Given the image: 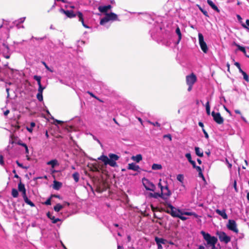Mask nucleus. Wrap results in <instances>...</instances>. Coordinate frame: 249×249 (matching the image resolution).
Masks as SVG:
<instances>
[{
    "instance_id": "24",
    "label": "nucleus",
    "mask_w": 249,
    "mask_h": 249,
    "mask_svg": "<svg viewBox=\"0 0 249 249\" xmlns=\"http://www.w3.org/2000/svg\"><path fill=\"white\" fill-rule=\"evenodd\" d=\"M47 164V165H51L53 168H54L58 164V161L56 160H53L48 161Z\"/></svg>"
},
{
    "instance_id": "42",
    "label": "nucleus",
    "mask_w": 249,
    "mask_h": 249,
    "mask_svg": "<svg viewBox=\"0 0 249 249\" xmlns=\"http://www.w3.org/2000/svg\"><path fill=\"white\" fill-rule=\"evenodd\" d=\"M242 75L243 76L244 79L246 81L248 82L249 81V76H248V74L245 72H244L242 73Z\"/></svg>"
},
{
    "instance_id": "53",
    "label": "nucleus",
    "mask_w": 249,
    "mask_h": 249,
    "mask_svg": "<svg viewBox=\"0 0 249 249\" xmlns=\"http://www.w3.org/2000/svg\"><path fill=\"white\" fill-rule=\"evenodd\" d=\"M164 138H167L171 141L172 140V137L170 134H167L163 136Z\"/></svg>"
},
{
    "instance_id": "43",
    "label": "nucleus",
    "mask_w": 249,
    "mask_h": 249,
    "mask_svg": "<svg viewBox=\"0 0 249 249\" xmlns=\"http://www.w3.org/2000/svg\"><path fill=\"white\" fill-rule=\"evenodd\" d=\"M200 10L202 12V13L206 17H209V15H208V12L203 10L201 7H199Z\"/></svg>"
},
{
    "instance_id": "35",
    "label": "nucleus",
    "mask_w": 249,
    "mask_h": 249,
    "mask_svg": "<svg viewBox=\"0 0 249 249\" xmlns=\"http://www.w3.org/2000/svg\"><path fill=\"white\" fill-rule=\"evenodd\" d=\"M35 125H36V124L34 122H31L30 124V126L27 127V130L30 132H32L33 131V128L34 127H35Z\"/></svg>"
},
{
    "instance_id": "62",
    "label": "nucleus",
    "mask_w": 249,
    "mask_h": 249,
    "mask_svg": "<svg viewBox=\"0 0 249 249\" xmlns=\"http://www.w3.org/2000/svg\"><path fill=\"white\" fill-rule=\"evenodd\" d=\"M198 125H199V126H200V127H202V129L204 128V124H203V123L199 122L198 123Z\"/></svg>"
},
{
    "instance_id": "25",
    "label": "nucleus",
    "mask_w": 249,
    "mask_h": 249,
    "mask_svg": "<svg viewBox=\"0 0 249 249\" xmlns=\"http://www.w3.org/2000/svg\"><path fill=\"white\" fill-rule=\"evenodd\" d=\"M155 240L157 244H165L166 241V240L163 239V238H158L157 237H155Z\"/></svg>"
},
{
    "instance_id": "28",
    "label": "nucleus",
    "mask_w": 249,
    "mask_h": 249,
    "mask_svg": "<svg viewBox=\"0 0 249 249\" xmlns=\"http://www.w3.org/2000/svg\"><path fill=\"white\" fill-rule=\"evenodd\" d=\"M234 45L238 48V50H239L240 51L244 53V54L246 56V55H247L245 47L241 46L239 45V44H237L235 43H234Z\"/></svg>"
},
{
    "instance_id": "29",
    "label": "nucleus",
    "mask_w": 249,
    "mask_h": 249,
    "mask_svg": "<svg viewBox=\"0 0 249 249\" xmlns=\"http://www.w3.org/2000/svg\"><path fill=\"white\" fill-rule=\"evenodd\" d=\"M149 196L151 197H153L154 198H158L159 197H161L160 193H150Z\"/></svg>"
},
{
    "instance_id": "57",
    "label": "nucleus",
    "mask_w": 249,
    "mask_h": 249,
    "mask_svg": "<svg viewBox=\"0 0 249 249\" xmlns=\"http://www.w3.org/2000/svg\"><path fill=\"white\" fill-rule=\"evenodd\" d=\"M4 163L2 156H0V164L3 165Z\"/></svg>"
},
{
    "instance_id": "49",
    "label": "nucleus",
    "mask_w": 249,
    "mask_h": 249,
    "mask_svg": "<svg viewBox=\"0 0 249 249\" xmlns=\"http://www.w3.org/2000/svg\"><path fill=\"white\" fill-rule=\"evenodd\" d=\"M17 144L19 145L22 146L24 147H26L27 145L25 143L22 142L21 141H19L18 142Z\"/></svg>"
},
{
    "instance_id": "32",
    "label": "nucleus",
    "mask_w": 249,
    "mask_h": 249,
    "mask_svg": "<svg viewBox=\"0 0 249 249\" xmlns=\"http://www.w3.org/2000/svg\"><path fill=\"white\" fill-rule=\"evenodd\" d=\"M63 208V206L60 204H57L53 208L55 212H58L60 211L62 208Z\"/></svg>"
},
{
    "instance_id": "54",
    "label": "nucleus",
    "mask_w": 249,
    "mask_h": 249,
    "mask_svg": "<svg viewBox=\"0 0 249 249\" xmlns=\"http://www.w3.org/2000/svg\"><path fill=\"white\" fill-rule=\"evenodd\" d=\"M233 187H234V188L235 190V191L237 192H238V190H237V185H236V180H234V182H233Z\"/></svg>"
},
{
    "instance_id": "16",
    "label": "nucleus",
    "mask_w": 249,
    "mask_h": 249,
    "mask_svg": "<svg viewBox=\"0 0 249 249\" xmlns=\"http://www.w3.org/2000/svg\"><path fill=\"white\" fill-rule=\"evenodd\" d=\"M215 212L224 219H227L228 218L227 214L226 213L225 210H220L219 209H216L215 210Z\"/></svg>"
},
{
    "instance_id": "30",
    "label": "nucleus",
    "mask_w": 249,
    "mask_h": 249,
    "mask_svg": "<svg viewBox=\"0 0 249 249\" xmlns=\"http://www.w3.org/2000/svg\"><path fill=\"white\" fill-rule=\"evenodd\" d=\"M161 168H162V166L161 164L154 163L152 166V169L154 170H160Z\"/></svg>"
},
{
    "instance_id": "45",
    "label": "nucleus",
    "mask_w": 249,
    "mask_h": 249,
    "mask_svg": "<svg viewBox=\"0 0 249 249\" xmlns=\"http://www.w3.org/2000/svg\"><path fill=\"white\" fill-rule=\"evenodd\" d=\"M177 179L180 182H182L183 180V176L182 175H178L177 176Z\"/></svg>"
},
{
    "instance_id": "47",
    "label": "nucleus",
    "mask_w": 249,
    "mask_h": 249,
    "mask_svg": "<svg viewBox=\"0 0 249 249\" xmlns=\"http://www.w3.org/2000/svg\"><path fill=\"white\" fill-rule=\"evenodd\" d=\"M193 166V167L196 169L198 166L196 165V162L194 160H192L189 162Z\"/></svg>"
},
{
    "instance_id": "37",
    "label": "nucleus",
    "mask_w": 249,
    "mask_h": 249,
    "mask_svg": "<svg viewBox=\"0 0 249 249\" xmlns=\"http://www.w3.org/2000/svg\"><path fill=\"white\" fill-rule=\"evenodd\" d=\"M206 109L207 114L209 115L210 114V106L209 102L206 104Z\"/></svg>"
},
{
    "instance_id": "40",
    "label": "nucleus",
    "mask_w": 249,
    "mask_h": 249,
    "mask_svg": "<svg viewBox=\"0 0 249 249\" xmlns=\"http://www.w3.org/2000/svg\"><path fill=\"white\" fill-rule=\"evenodd\" d=\"M45 89V87H42L41 85L38 86V92L43 93V90Z\"/></svg>"
},
{
    "instance_id": "36",
    "label": "nucleus",
    "mask_w": 249,
    "mask_h": 249,
    "mask_svg": "<svg viewBox=\"0 0 249 249\" xmlns=\"http://www.w3.org/2000/svg\"><path fill=\"white\" fill-rule=\"evenodd\" d=\"M34 79L37 82V84L38 86L41 85V77L40 76L35 75L34 76Z\"/></svg>"
},
{
    "instance_id": "5",
    "label": "nucleus",
    "mask_w": 249,
    "mask_h": 249,
    "mask_svg": "<svg viewBox=\"0 0 249 249\" xmlns=\"http://www.w3.org/2000/svg\"><path fill=\"white\" fill-rule=\"evenodd\" d=\"M216 234L218 236L219 239L221 242L227 244L231 241V237L223 231H217Z\"/></svg>"
},
{
    "instance_id": "61",
    "label": "nucleus",
    "mask_w": 249,
    "mask_h": 249,
    "mask_svg": "<svg viewBox=\"0 0 249 249\" xmlns=\"http://www.w3.org/2000/svg\"><path fill=\"white\" fill-rule=\"evenodd\" d=\"M87 93L88 94H89L91 96H92L94 98H97L96 97L92 92H91L90 91H88Z\"/></svg>"
},
{
    "instance_id": "21",
    "label": "nucleus",
    "mask_w": 249,
    "mask_h": 249,
    "mask_svg": "<svg viewBox=\"0 0 249 249\" xmlns=\"http://www.w3.org/2000/svg\"><path fill=\"white\" fill-rule=\"evenodd\" d=\"M62 186V183L56 180L53 181V188L55 190H59Z\"/></svg>"
},
{
    "instance_id": "23",
    "label": "nucleus",
    "mask_w": 249,
    "mask_h": 249,
    "mask_svg": "<svg viewBox=\"0 0 249 249\" xmlns=\"http://www.w3.org/2000/svg\"><path fill=\"white\" fill-rule=\"evenodd\" d=\"M195 152L197 156L202 157L203 156V152L201 150H200V149L198 147H195Z\"/></svg>"
},
{
    "instance_id": "1",
    "label": "nucleus",
    "mask_w": 249,
    "mask_h": 249,
    "mask_svg": "<svg viewBox=\"0 0 249 249\" xmlns=\"http://www.w3.org/2000/svg\"><path fill=\"white\" fill-rule=\"evenodd\" d=\"M108 156L109 159L107 156L102 155L98 159L103 161L105 165L108 164L111 167H116L117 164L116 161L119 160V157L114 154H109Z\"/></svg>"
},
{
    "instance_id": "34",
    "label": "nucleus",
    "mask_w": 249,
    "mask_h": 249,
    "mask_svg": "<svg viewBox=\"0 0 249 249\" xmlns=\"http://www.w3.org/2000/svg\"><path fill=\"white\" fill-rule=\"evenodd\" d=\"M12 196L14 197H17L18 196V193L17 189L13 188L12 190Z\"/></svg>"
},
{
    "instance_id": "51",
    "label": "nucleus",
    "mask_w": 249,
    "mask_h": 249,
    "mask_svg": "<svg viewBox=\"0 0 249 249\" xmlns=\"http://www.w3.org/2000/svg\"><path fill=\"white\" fill-rule=\"evenodd\" d=\"M182 214H179V216H178V217L179 218L182 220H186L187 219V218L186 217L182 216Z\"/></svg>"
},
{
    "instance_id": "15",
    "label": "nucleus",
    "mask_w": 249,
    "mask_h": 249,
    "mask_svg": "<svg viewBox=\"0 0 249 249\" xmlns=\"http://www.w3.org/2000/svg\"><path fill=\"white\" fill-rule=\"evenodd\" d=\"M0 48L3 49L4 52L7 53H9L10 50L8 44L4 41H0Z\"/></svg>"
},
{
    "instance_id": "18",
    "label": "nucleus",
    "mask_w": 249,
    "mask_h": 249,
    "mask_svg": "<svg viewBox=\"0 0 249 249\" xmlns=\"http://www.w3.org/2000/svg\"><path fill=\"white\" fill-rule=\"evenodd\" d=\"M77 16L79 18V20L82 22L83 26L86 28H89V27L84 23L82 13L80 12H78Z\"/></svg>"
},
{
    "instance_id": "9",
    "label": "nucleus",
    "mask_w": 249,
    "mask_h": 249,
    "mask_svg": "<svg viewBox=\"0 0 249 249\" xmlns=\"http://www.w3.org/2000/svg\"><path fill=\"white\" fill-rule=\"evenodd\" d=\"M171 195V193L170 191L168 189V187L167 185L164 186L162 190H161V198L165 200L167 199L169 196H170Z\"/></svg>"
},
{
    "instance_id": "19",
    "label": "nucleus",
    "mask_w": 249,
    "mask_h": 249,
    "mask_svg": "<svg viewBox=\"0 0 249 249\" xmlns=\"http://www.w3.org/2000/svg\"><path fill=\"white\" fill-rule=\"evenodd\" d=\"M207 3L215 11L219 12V10L218 7L214 4V3L211 0H207Z\"/></svg>"
},
{
    "instance_id": "55",
    "label": "nucleus",
    "mask_w": 249,
    "mask_h": 249,
    "mask_svg": "<svg viewBox=\"0 0 249 249\" xmlns=\"http://www.w3.org/2000/svg\"><path fill=\"white\" fill-rule=\"evenodd\" d=\"M47 216L49 218H50L52 220H53V219L54 218V216H52V214L50 213H48Z\"/></svg>"
},
{
    "instance_id": "60",
    "label": "nucleus",
    "mask_w": 249,
    "mask_h": 249,
    "mask_svg": "<svg viewBox=\"0 0 249 249\" xmlns=\"http://www.w3.org/2000/svg\"><path fill=\"white\" fill-rule=\"evenodd\" d=\"M187 85L188 86V91H190L192 89V87H193V85Z\"/></svg>"
},
{
    "instance_id": "20",
    "label": "nucleus",
    "mask_w": 249,
    "mask_h": 249,
    "mask_svg": "<svg viewBox=\"0 0 249 249\" xmlns=\"http://www.w3.org/2000/svg\"><path fill=\"white\" fill-rule=\"evenodd\" d=\"M132 160L134 161H135L137 162H139L141 160H142V155L138 154L135 156H132L131 158Z\"/></svg>"
},
{
    "instance_id": "52",
    "label": "nucleus",
    "mask_w": 249,
    "mask_h": 249,
    "mask_svg": "<svg viewBox=\"0 0 249 249\" xmlns=\"http://www.w3.org/2000/svg\"><path fill=\"white\" fill-rule=\"evenodd\" d=\"M202 131H203V132L204 134L205 137L206 139H208L209 138V135H208L207 132L205 131V130L204 128L202 129Z\"/></svg>"
},
{
    "instance_id": "63",
    "label": "nucleus",
    "mask_w": 249,
    "mask_h": 249,
    "mask_svg": "<svg viewBox=\"0 0 249 249\" xmlns=\"http://www.w3.org/2000/svg\"><path fill=\"white\" fill-rule=\"evenodd\" d=\"M42 63H43V64L45 66V68H46L47 70H48L50 71V68H49V67L47 66V65L46 64V63L45 62H42Z\"/></svg>"
},
{
    "instance_id": "46",
    "label": "nucleus",
    "mask_w": 249,
    "mask_h": 249,
    "mask_svg": "<svg viewBox=\"0 0 249 249\" xmlns=\"http://www.w3.org/2000/svg\"><path fill=\"white\" fill-rule=\"evenodd\" d=\"M44 204L46 205H49L51 204V198H48L44 203Z\"/></svg>"
},
{
    "instance_id": "31",
    "label": "nucleus",
    "mask_w": 249,
    "mask_h": 249,
    "mask_svg": "<svg viewBox=\"0 0 249 249\" xmlns=\"http://www.w3.org/2000/svg\"><path fill=\"white\" fill-rule=\"evenodd\" d=\"M79 174L78 172H75L72 174V177L76 182H78L79 179Z\"/></svg>"
},
{
    "instance_id": "58",
    "label": "nucleus",
    "mask_w": 249,
    "mask_h": 249,
    "mask_svg": "<svg viewBox=\"0 0 249 249\" xmlns=\"http://www.w3.org/2000/svg\"><path fill=\"white\" fill-rule=\"evenodd\" d=\"M13 173L15 174L14 177L17 178H19V177L16 174V172L15 170L13 171Z\"/></svg>"
},
{
    "instance_id": "41",
    "label": "nucleus",
    "mask_w": 249,
    "mask_h": 249,
    "mask_svg": "<svg viewBox=\"0 0 249 249\" xmlns=\"http://www.w3.org/2000/svg\"><path fill=\"white\" fill-rule=\"evenodd\" d=\"M185 157L187 159V160H188L189 162H190L191 161L193 160H192L191 155L190 153H187V154H186Z\"/></svg>"
},
{
    "instance_id": "50",
    "label": "nucleus",
    "mask_w": 249,
    "mask_h": 249,
    "mask_svg": "<svg viewBox=\"0 0 249 249\" xmlns=\"http://www.w3.org/2000/svg\"><path fill=\"white\" fill-rule=\"evenodd\" d=\"M161 179H160V180H159V182L158 183V186L159 187V188H160V190H162V189H163V188L164 187V186H163L161 183Z\"/></svg>"
},
{
    "instance_id": "3",
    "label": "nucleus",
    "mask_w": 249,
    "mask_h": 249,
    "mask_svg": "<svg viewBox=\"0 0 249 249\" xmlns=\"http://www.w3.org/2000/svg\"><path fill=\"white\" fill-rule=\"evenodd\" d=\"M201 234L207 242V245L212 247L213 249L214 248L215 245L217 242V238L214 236H212L209 233H206L204 231H201Z\"/></svg>"
},
{
    "instance_id": "33",
    "label": "nucleus",
    "mask_w": 249,
    "mask_h": 249,
    "mask_svg": "<svg viewBox=\"0 0 249 249\" xmlns=\"http://www.w3.org/2000/svg\"><path fill=\"white\" fill-rule=\"evenodd\" d=\"M183 214H185L186 215H193L196 218L198 217V215L197 214H196L195 213H194V212H186L183 213Z\"/></svg>"
},
{
    "instance_id": "13",
    "label": "nucleus",
    "mask_w": 249,
    "mask_h": 249,
    "mask_svg": "<svg viewBox=\"0 0 249 249\" xmlns=\"http://www.w3.org/2000/svg\"><path fill=\"white\" fill-rule=\"evenodd\" d=\"M112 8L111 5H108L106 6H99L98 8V10L102 13H106Z\"/></svg>"
},
{
    "instance_id": "6",
    "label": "nucleus",
    "mask_w": 249,
    "mask_h": 249,
    "mask_svg": "<svg viewBox=\"0 0 249 249\" xmlns=\"http://www.w3.org/2000/svg\"><path fill=\"white\" fill-rule=\"evenodd\" d=\"M198 40L200 46L201 50L205 53H206L208 51V47L206 43L204 40V37L202 34H198Z\"/></svg>"
},
{
    "instance_id": "17",
    "label": "nucleus",
    "mask_w": 249,
    "mask_h": 249,
    "mask_svg": "<svg viewBox=\"0 0 249 249\" xmlns=\"http://www.w3.org/2000/svg\"><path fill=\"white\" fill-rule=\"evenodd\" d=\"M127 169L135 171H138L140 168L139 165H137L134 163H132L128 164Z\"/></svg>"
},
{
    "instance_id": "11",
    "label": "nucleus",
    "mask_w": 249,
    "mask_h": 249,
    "mask_svg": "<svg viewBox=\"0 0 249 249\" xmlns=\"http://www.w3.org/2000/svg\"><path fill=\"white\" fill-rule=\"evenodd\" d=\"M196 77L194 73H192L186 77V81L187 85H193L196 81Z\"/></svg>"
},
{
    "instance_id": "10",
    "label": "nucleus",
    "mask_w": 249,
    "mask_h": 249,
    "mask_svg": "<svg viewBox=\"0 0 249 249\" xmlns=\"http://www.w3.org/2000/svg\"><path fill=\"white\" fill-rule=\"evenodd\" d=\"M212 115L213 117L214 121L217 123L218 124H222L223 123L224 119L222 117H221L220 114L218 113H215L214 111H213L212 112Z\"/></svg>"
},
{
    "instance_id": "2",
    "label": "nucleus",
    "mask_w": 249,
    "mask_h": 249,
    "mask_svg": "<svg viewBox=\"0 0 249 249\" xmlns=\"http://www.w3.org/2000/svg\"><path fill=\"white\" fill-rule=\"evenodd\" d=\"M164 205L167 207L165 212L171 214L173 217H178L179 216V214H183V213H182L180 210L177 209L170 203L165 202L164 203Z\"/></svg>"
},
{
    "instance_id": "8",
    "label": "nucleus",
    "mask_w": 249,
    "mask_h": 249,
    "mask_svg": "<svg viewBox=\"0 0 249 249\" xmlns=\"http://www.w3.org/2000/svg\"><path fill=\"white\" fill-rule=\"evenodd\" d=\"M143 184L146 190L154 191L156 189L155 185L147 179L142 180Z\"/></svg>"
},
{
    "instance_id": "59",
    "label": "nucleus",
    "mask_w": 249,
    "mask_h": 249,
    "mask_svg": "<svg viewBox=\"0 0 249 249\" xmlns=\"http://www.w3.org/2000/svg\"><path fill=\"white\" fill-rule=\"evenodd\" d=\"M60 221V219L59 218H54L53 220V223H57L58 221Z\"/></svg>"
},
{
    "instance_id": "7",
    "label": "nucleus",
    "mask_w": 249,
    "mask_h": 249,
    "mask_svg": "<svg viewBox=\"0 0 249 249\" xmlns=\"http://www.w3.org/2000/svg\"><path fill=\"white\" fill-rule=\"evenodd\" d=\"M227 227L229 230L235 233H238V230L237 228V224L234 220H229L227 224Z\"/></svg>"
},
{
    "instance_id": "64",
    "label": "nucleus",
    "mask_w": 249,
    "mask_h": 249,
    "mask_svg": "<svg viewBox=\"0 0 249 249\" xmlns=\"http://www.w3.org/2000/svg\"><path fill=\"white\" fill-rule=\"evenodd\" d=\"M234 65L239 69L240 68V65L238 62H235Z\"/></svg>"
},
{
    "instance_id": "26",
    "label": "nucleus",
    "mask_w": 249,
    "mask_h": 249,
    "mask_svg": "<svg viewBox=\"0 0 249 249\" xmlns=\"http://www.w3.org/2000/svg\"><path fill=\"white\" fill-rule=\"evenodd\" d=\"M23 199L26 203L29 205L31 207H34L35 205L30 199H29L27 196L23 197Z\"/></svg>"
},
{
    "instance_id": "56",
    "label": "nucleus",
    "mask_w": 249,
    "mask_h": 249,
    "mask_svg": "<svg viewBox=\"0 0 249 249\" xmlns=\"http://www.w3.org/2000/svg\"><path fill=\"white\" fill-rule=\"evenodd\" d=\"M16 163L17 164V165H18L19 167H21V168H25V167L23 166L22 164H21V163H19V161H18V160H17V161H16Z\"/></svg>"
},
{
    "instance_id": "39",
    "label": "nucleus",
    "mask_w": 249,
    "mask_h": 249,
    "mask_svg": "<svg viewBox=\"0 0 249 249\" xmlns=\"http://www.w3.org/2000/svg\"><path fill=\"white\" fill-rule=\"evenodd\" d=\"M25 19V17L20 18L18 20V21H16L15 23H16V22H18V23H17V26H18L19 24L23 23Z\"/></svg>"
},
{
    "instance_id": "48",
    "label": "nucleus",
    "mask_w": 249,
    "mask_h": 249,
    "mask_svg": "<svg viewBox=\"0 0 249 249\" xmlns=\"http://www.w3.org/2000/svg\"><path fill=\"white\" fill-rule=\"evenodd\" d=\"M193 166V167L196 169L198 166L196 165V162L194 160H192L189 162Z\"/></svg>"
},
{
    "instance_id": "12",
    "label": "nucleus",
    "mask_w": 249,
    "mask_h": 249,
    "mask_svg": "<svg viewBox=\"0 0 249 249\" xmlns=\"http://www.w3.org/2000/svg\"><path fill=\"white\" fill-rule=\"evenodd\" d=\"M59 11L61 13L65 14L67 16V17L69 18H72L75 17L77 15V14H74L73 11L65 10L63 8H61L59 10Z\"/></svg>"
},
{
    "instance_id": "38",
    "label": "nucleus",
    "mask_w": 249,
    "mask_h": 249,
    "mask_svg": "<svg viewBox=\"0 0 249 249\" xmlns=\"http://www.w3.org/2000/svg\"><path fill=\"white\" fill-rule=\"evenodd\" d=\"M36 98L37 99H38V101H43V95H42V93H37V95H36Z\"/></svg>"
},
{
    "instance_id": "22",
    "label": "nucleus",
    "mask_w": 249,
    "mask_h": 249,
    "mask_svg": "<svg viewBox=\"0 0 249 249\" xmlns=\"http://www.w3.org/2000/svg\"><path fill=\"white\" fill-rule=\"evenodd\" d=\"M196 169L198 172V177L202 178V179L205 181V177H204L203 174L202 173V171L201 167L199 166H197L196 168Z\"/></svg>"
},
{
    "instance_id": "14",
    "label": "nucleus",
    "mask_w": 249,
    "mask_h": 249,
    "mask_svg": "<svg viewBox=\"0 0 249 249\" xmlns=\"http://www.w3.org/2000/svg\"><path fill=\"white\" fill-rule=\"evenodd\" d=\"M18 190L19 192L22 193L23 198L27 196L26 194V189L25 188V186L23 183H21V181H20L18 184Z\"/></svg>"
},
{
    "instance_id": "27",
    "label": "nucleus",
    "mask_w": 249,
    "mask_h": 249,
    "mask_svg": "<svg viewBox=\"0 0 249 249\" xmlns=\"http://www.w3.org/2000/svg\"><path fill=\"white\" fill-rule=\"evenodd\" d=\"M176 33L178 36V43L180 41L181 39V33L180 30V29L178 27L176 29Z\"/></svg>"
},
{
    "instance_id": "44",
    "label": "nucleus",
    "mask_w": 249,
    "mask_h": 249,
    "mask_svg": "<svg viewBox=\"0 0 249 249\" xmlns=\"http://www.w3.org/2000/svg\"><path fill=\"white\" fill-rule=\"evenodd\" d=\"M148 123L154 126H157L158 127H160V124L157 122H155V123H153V122H150V121H148Z\"/></svg>"
},
{
    "instance_id": "4",
    "label": "nucleus",
    "mask_w": 249,
    "mask_h": 249,
    "mask_svg": "<svg viewBox=\"0 0 249 249\" xmlns=\"http://www.w3.org/2000/svg\"><path fill=\"white\" fill-rule=\"evenodd\" d=\"M109 20H119L117 15L112 12L108 14L107 13L106 14V17L101 19L100 23L101 25H104Z\"/></svg>"
}]
</instances>
